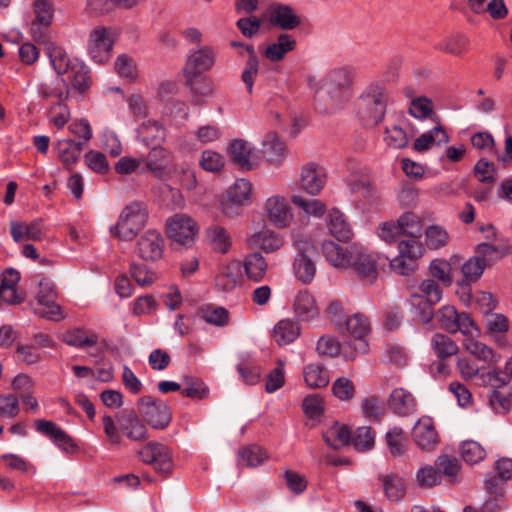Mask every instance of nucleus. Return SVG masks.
Returning a JSON list of instances; mask_svg holds the SVG:
<instances>
[{
	"mask_svg": "<svg viewBox=\"0 0 512 512\" xmlns=\"http://www.w3.org/2000/svg\"><path fill=\"white\" fill-rule=\"evenodd\" d=\"M326 183V175L322 167L309 163L302 168L300 186L310 195H317Z\"/></svg>",
	"mask_w": 512,
	"mask_h": 512,
	"instance_id": "obj_18",
	"label": "nucleus"
},
{
	"mask_svg": "<svg viewBox=\"0 0 512 512\" xmlns=\"http://www.w3.org/2000/svg\"><path fill=\"white\" fill-rule=\"evenodd\" d=\"M37 92L42 99L48 100L55 98L57 102H65L69 97L68 85L62 77H58L54 81L39 84Z\"/></svg>",
	"mask_w": 512,
	"mask_h": 512,
	"instance_id": "obj_34",
	"label": "nucleus"
},
{
	"mask_svg": "<svg viewBox=\"0 0 512 512\" xmlns=\"http://www.w3.org/2000/svg\"><path fill=\"white\" fill-rule=\"evenodd\" d=\"M268 11L270 24L283 31L294 30L301 24V18L290 5L276 3Z\"/></svg>",
	"mask_w": 512,
	"mask_h": 512,
	"instance_id": "obj_16",
	"label": "nucleus"
},
{
	"mask_svg": "<svg viewBox=\"0 0 512 512\" xmlns=\"http://www.w3.org/2000/svg\"><path fill=\"white\" fill-rule=\"evenodd\" d=\"M441 474L437 467L425 466L420 468L416 474V481L422 488H432L441 482Z\"/></svg>",
	"mask_w": 512,
	"mask_h": 512,
	"instance_id": "obj_64",
	"label": "nucleus"
},
{
	"mask_svg": "<svg viewBox=\"0 0 512 512\" xmlns=\"http://www.w3.org/2000/svg\"><path fill=\"white\" fill-rule=\"evenodd\" d=\"M397 222L402 236H408V240L419 241L418 239L423 233V225L417 215L406 212L399 217Z\"/></svg>",
	"mask_w": 512,
	"mask_h": 512,
	"instance_id": "obj_44",
	"label": "nucleus"
},
{
	"mask_svg": "<svg viewBox=\"0 0 512 512\" xmlns=\"http://www.w3.org/2000/svg\"><path fill=\"white\" fill-rule=\"evenodd\" d=\"M198 314L201 319L213 326L223 327L229 323V312L224 307L207 305L200 308Z\"/></svg>",
	"mask_w": 512,
	"mask_h": 512,
	"instance_id": "obj_51",
	"label": "nucleus"
},
{
	"mask_svg": "<svg viewBox=\"0 0 512 512\" xmlns=\"http://www.w3.org/2000/svg\"><path fill=\"white\" fill-rule=\"evenodd\" d=\"M115 40L116 33L111 27L99 26L90 32L88 51L94 62L103 64L110 59Z\"/></svg>",
	"mask_w": 512,
	"mask_h": 512,
	"instance_id": "obj_9",
	"label": "nucleus"
},
{
	"mask_svg": "<svg viewBox=\"0 0 512 512\" xmlns=\"http://www.w3.org/2000/svg\"><path fill=\"white\" fill-rule=\"evenodd\" d=\"M379 480L382 483L385 496L388 500L398 502L406 494V483L403 477L389 473L380 475Z\"/></svg>",
	"mask_w": 512,
	"mask_h": 512,
	"instance_id": "obj_33",
	"label": "nucleus"
},
{
	"mask_svg": "<svg viewBox=\"0 0 512 512\" xmlns=\"http://www.w3.org/2000/svg\"><path fill=\"white\" fill-rule=\"evenodd\" d=\"M35 428L39 433L49 437L56 446L66 453H73L77 449V445L72 437L53 421L45 419L36 420Z\"/></svg>",
	"mask_w": 512,
	"mask_h": 512,
	"instance_id": "obj_15",
	"label": "nucleus"
},
{
	"mask_svg": "<svg viewBox=\"0 0 512 512\" xmlns=\"http://www.w3.org/2000/svg\"><path fill=\"white\" fill-rule=\"evenodd\" d=\"M440 327L448 333L461 332L464 336L478 335L479 329L466 312H458L452 305H445L434 315Z\"/></svg>",
	"mask_w": 512,
	"mask_h": 512,
	"instance_id": "obj_6",
	"label": "nucleus"
},
{
	"mask_svg": "<svg viewBox=\"0 0 512 512\" xmlns=\"http://www.w3.org/2000/svg\"><path fill=\"white\" fill-rule=\"evenodd\" d=\"M129 273L141 287L151 286L158 280L157 273L145 263H131Z\"/></svg>",
	"mask_w": 512,
	"mask_h": 512,
	"instance_id": "obj_50",
	"label": "nucleus"
},
{
	"mask_svg": "<svg viewBox=\"0 0 512 512\" xmlns=\"http://www.w3.org/2000/svg\"><path fill=\"white\" fill-rule=\"evenodd\" d=\"M265 208L269 221L275 226L284 228L291 222L292 215L284 198L273 196L267 199Z\"/></svg>",
	"mask_w": 512,
	"mask_h": 512,
	"instance_id": "obj_21",
	"label": "nucleus"
},
{
	"mask_svg": "<svg viewBox=\"0 0 512 512\" xmlns=\"http://www.w3.org/2000/svg\"><path fill=\"white\" fill-rule=\"evenodd\" d=\"M39 291L36 296V300L39 306L44 307L37 308L34 310V313L41 318H45L48 320H60L63 318L62 310L60 305L56 303L57 292L56 287L53 281L50 279L43 277L39 281Z\"/></svg>",
	"mask_w": 512,
	"mask_h": 512,
	"instance_id": "obj_10",
	"label": "nucleus"
},
{
	"mask_svg": "<svg viewBox=\"0 0 512 512\" xmlns=\"http://www.w3.org/2000/svg\"><path fill=\"white\" fill-rule=\"evenodd\" d=\"M351 85L349 71L345 68H337L324 77L321 91L330 98L331 108H337L350 99Z\"/></svg>",
	"mask_w": 512,
	"mask_h": 512,
	"instance_id": "obj_5",
	"label": "nucleus"
},
{
	"mask_svg": "<svg viewBox=\"0 0 512 512\" xmlns=\"http://www.w3.org/2000/svg\"><path fill=\"white\" fill-rule=\"evenodd\" d=\"M207 239L214 251L225 254L231 247V239L226 229L219 225L211 226L206 232Z\"/></svg>",
	"mask_w": 512,
	"mask_h": 512,
	"instance_id": "obj_46",
	"label": "nucleus"
},
{
	"mask_svg": "<svg viewBox=\"0 0 512 512\" xmlns=\"http://www.w3.org/2000/svg\"><path fill=\"white\" fill-rule=\"evenodd\" d=\"M412 436L415 443L423 450L432 449L438 438L437 431L429 419L418 421L413 428Z\"/></svg>",
	"mask_w": 512,
	"mask_h": 512,
	"instance_id": "obj_25",
	"label": "nucleus"
},
{
	"mask_svg": "<svg viewBox=\"0 0 512 512\" xmlns=\"http://www.w3.org/2000/svg\"><path fill=\"white\" fill-rule=\"evenodd\" d=\"M83 148V142H76L71 139H61L55 144V150L57 151L58 158L65 166L75 164L79 160Z\"/></svg>",
	"mask_w": 512,
	"mask_h": 512,
	"instance_id": "obj_32",
	"label": "nucleus"
},
{
	"mask_svg": "<svg viewBox=\"0 0 512 512\" xmlns=\"http://www.w3.org/2000/svg\"><path fill=\"white\" fill-rule=\"evenodd\" d=\"M388 408L398 416H409L416 411V399L404 388H395L387 401Z\"/></svg>",
	"mask_w": 512,
	"mask_h": 512,
	"instance_id": "obj_20",
	"label": "nucleus"
},
{
	"mask_svg": "<svg viewBox=\"0 0 512 512\" xmlns=\"http://www.w3.org/2000/svg\"><path fill=\"white\" fill-rule=\"evenodd\" d=\"M261 153L271 164L279 165L285 157V144L276 133H268L263 142Z\"/></svg>",
	"mask_w": 512,
	"mask_h": 512,
	"instance_id": "obj_28",
	"label": "nucleus"
},
{
	"mask_svg": "<svg viewBox=\"0 0 512 512\" xmlns=\"http://www.w3.org/2000/svg\"><path fill=\"white\" fill-rule=\"evenodd\" d=\"M103 428L106 437L112 445L121 444L120 432L129 440L142 442L148 439L149 434L146 423L135 411L123 410L117 415V424L109 415L102 418Z\"/></svg>",
	"mask_w": 512,
	"mask_h": 512,
	"instance_id": "obj_2",
	"label": "nucleus"
},
{
	"mask_svg": "<svg viewBox=\"0 0 512 512\" xmlns=\"http://www.w3.org/2000/svg\"><path fill=\"white\" fill-rule=\"evenodd\" d=\"M487 263L485 259H482L480 256H473L469 258L462 265V273L467 283L477 281L483 274Z\"/></svg>",
	"mask_w": 512,
	"mask_h": 512,
	"instance_id": "obj_56",
	"label": "nucleus"
},
{
	"mask_svg": "<svg viewBox=\"0 0 512 512\" xmlns=\"http://www.w3.org/2000/svg\"><path fill=\"white\" fill-rule=\"evenodd\" d=\"M384 141L387 146L394 149L405 148L409 142V136L403 126L393 125L385 128Z\"/></svg>",
	"mask_w": 512,
	"mask_h": 512,
	"instance_id": "obj_57",
	"label": "nucleus"
},
{
	"mask_svg": "<svg viewBox=\"0 0 512 512\" xmlns=\"http://www.w3.org/2000/svg\"><path fill=\"white\" fill-rule=\"evenodd\" d=\"M410 304L412 308L411 312L417 322L427 325L432 321L435 315L434 306L437 303H430V301L412 294Z\"/></svg>",
	"mask_w": 512,
	"mask_h": 512,
	"instance_id": "obj_40",
	"label": "nucleus"
},
{
	"mask_svg": "<svg viewBox=\"0 0 512 512\" xmlns=\"http://www.w3.org/2000/svg\"><path fill=\"white\" fill-rule=\"evenodd\" d=\"M303 376L310 388H323L329 384L328 370L321 364H308L303 369Z\"/></svg>",
	"mask_w": 512,
	"mask_h": 512,
	"instance_id": "obj_43",
	"label": "nucleus"
},
{
	"mask_svg": "<svg viewBox=\"0 0 512 512\" xmlns=\"http://www.w3.org/2000/svg\"><path fill=\"white\" fill-rule=\"evenodd\" d=\"M63 341L72 347H93L98 343V335L91 330L74 328L63 334Z\"/></svg>",
	"mask_w": 512,
	"mask_h": 512,
	"instance_id": "obj_35",
	"label": "nucleus"
},
{
	"mask_svg": "<svg viewBox=\"0 0 512 512\" xmlns=\"http://www.w3.org/2000/svg\"><path fill=\"white\" fill-rule=\"evenodd\" d=\"M10 233L14 242L39 241L43 236L42 219L38 218L30 223L12 220L10 221Z\"/></svg>",
	"mask_w": 512,
	"mask_h": 512,
	"instance_id": "obj_17",
	"label": "nucleus"
},
{
	"mask_svg": "<svg viewBox=\"0 0 512 512\" xmlns=\"http://www.w3.org/2000/svg\"><path fill=\"white\" fill-rule=\"evenodd\" d=\"M250 244L266 253H272L282 247L283 240L273 231L262 230L252 235Z\"/></svg>",
	"mask_w": 512,
	"mask_h": 512,
	"instance_id": "obj_39",
	"label": "nucleus"
},
{
	"mask_svg": "<svg viewBox=\"0 0 512 512\" xmlns=\"http://www.w3.org/2000/svg\"><path fill=\"white\" fill-rule=\"evenodd\" d=\"M426 245L430 249H439L448 243L449 235L445 229L438 225H431L426 229Z\"/></svg>",
	"mask_w": 512,
	"mask_h": 512,
	"instance_id": "obj_63",
	"label": "nucleus"
},
{
	"mask_svg": "<svg viewBox=\"0 0 512 512\" xmlns=\"http://www.w3.org/2000/svg\"><path fill=\"white\" fill-rule=\"evenodd\" d=\"M349 267H351L359 280L372 284L378 277V261L380 256L377 253L370 252L363 247L356 245L350 246Z\"/></svg>",
	"mask_w": 512,
	"mask_h": 512,
	"instance_id": "obj_7",
	"label": "nucleus"
},
{
	"mask_svg": "<svg viewBox=\"0 0 512 512\" xmlns=\"http://www.w3.org/2000/svg\"><path fill=\"white\" fill-rule=\"evenodd\" d=\"M399 255L390 260L391 269L400 275H409L415 269V262L422 256L423 246L420 241L399 240Z\"/></svg>",
	"mask_w": 512,
	"mask_h": 512,
	"instance_id": "obj_12",
	"label": "nucleus"
},
{
	"mask_svg": "<svg viewBox=\"0 0 512 512\" xmlns=\"http://www.w3.org/2000/svg\"><path fill=\"white\" fill-rule=\"evenodd\" d=\"M388 102L389 93L386 85L380 81H373L357 98V116L365 126H376L384 119Z\"/></svg>",
	"mask_w": 512,
	"mask_h": 512,
	"instance_id": "obj_1",
	"label": "nucleus"
},
{
	"mask_svg": "<svg viewBox=\"0 0 512 512\" xmlns=\"http://www.w3.org/2000/svg\"><path fill=\"white\" fill-rule=\"evenodd\" d=\"M293 309L300 321H310L319 315L314 296L308 290H302L297 294Z\"/></svg>",
	"mask_w": 512,
	"mask_h": 512,
	"instance_id": "obj_24",
	"label": "nucleus"
},
{
	"mask_svg": "<svg viewBox=\"0 0 512 512\" xmlns=\"http://www.w3.org/2000/svg\"><path fill=\"white\" fill-rule=\"evenodd\" d=\"M338 330L341 333L347 332L355 340L359 341V347H355L356 350L366 351L367 343L363 339L370 331V323L366 316L356 313L346 318L341 329Z\"/></svg>",
	"mask_w": 512,
	"mask_h": 512,
	"instance_id": "obj_19",
	"label": "nucleus"
},
{
	"mask_svg": "<svg viewBox=\"0 0 512 512\" xmlns=\"http://www.w3.org/2000/svg\"><path fill=\"white\" fill-rule=\"evenodd\" d=\"M297 42L294 36L288 33H280L276 41L268 45L263 52L265 58L271 62H279L286 54L296 49Z\"/></svg>",
	"mask_w": 512,
	"mask_h": 512,
	"instance_id": "obj_22",
	"label": "nucleus"
},
{
	"mask_svg": "<svg viewBox=\"0 0 512 512\" xmlns=\"http://www.w3.org/2000/svg\"><path fill=\"white\" fill-rule=\"evenodd\" d=\"M138 456L142 462L150 464L163 475L171 472L173 464L170 450L162 443L151 441L141 448Z\"/></svg>",
	"mask_w": 512,
	"mask_h": 512,
	"instance_id": "obj_13",
	"label": "nucleus"
},
{
	"mask_svg": "<svg viewBox=\"0 0 512 512\" xmlns=\"http://www.w3.org/2000/svg\"><path fill=\"white\" fill-rule=\"evenodd\" d=\"M460 454L466 463L476 464L485 458L486 451L478 442L466 440L460 445Z\"/></svg>",
	"mask_w": 512,
	"mask_h": 512,
	"instance_id": "obj_55",
	"label": "nucleus"
},
{
	"mask_svg": "<svg viewBox=\"0 0 512 512\" xmlns=\"http://www.w3.org/2000/svg\"><path fill=\"white\" fill-rule=\"evenodd\" d=\"M33 12L37 23L42 24L45 27H49L52 24L54 17V7L50 0H34Z\"/></svg>",
	"mask_w": 512,
	"mask_h": 512,
	"instance_id": "obj_60",
	"label": "nucleus"
},
{
	"mask_svg": "<svg viewBox=\"0 0 512 512\" xmlns=\"http://www.w3.org/2000/svg\"><path fill=\"white\" fill-rule=\"evenodd\" d=\"M136 132L138 139L146 146L161 144L166 138V129L154 120L144 121Z\"/></svg>",
	"mask_w": 512,
	"mask_h": 512,
	"instance_id": "obj_27",
	"label": "nucleus"
},
{
	"mask_svg": "<svg viewBox=\"0 0 512 512\" xmlns=\"http://www.w3.org/2000/svg\"><path fill=\"white\" fill-rule=\"evenodd\" d=\"M137 409L146 424L155 430H165L172 421L170 405L159 398L142 396L137 401Z\"/></svg>",
	"mask_w": 512,
	"mask_h": 512,
	"instance_id": "obj_4",
	"label": "nucleus"
},
{
	"mask_svg": "<svg viewBox=\"0 0 512 512\" xmlns=\"http://www.w3.org/2000/svg\"><path fill=\"white\" fill-rule=\"evenodd\" d=\"M293 268L297 279H299L304 284L310 283L315 277V264L311 258H309L304 253L297 254L294 260Z\"/></svg>",
	"mask_w": 512,
	"mask_h": 512,
	"instance_id": "obj_48",
	"label": "nucleus"
},
{
	"mask_svg": "<svg viewBox=\"0 0 512 512\" xmlns=\"http://www.w3.org/2000/svg\"><path fill=\"white\" fill-rule=\"evenodd\" d=\"M252 184L246 179H237L227 190V200L233 205H243L250 199Z\"/></svg>",
	"mask_w": 512,
	"mask_h": 512,
	"instance_id": "obj_47",
	"label": "nucleus"
},
{
	"mask_svg": "<svg viewBox=\"0 0 512 512\" xmlns=\"http://www.w3.org/2000/svg\"><path fill=\"white\" fill-rule=\"evenodd\" d=\"M301 334V328L297 321L292 319L280 320L273 329V337L279 346L293 343Z\"/></svg>",
	"mask_w": 512,
	"mask_h": 512,
	"instance_id": "obj_29",
	"label": "nucleus"
},
{
	"mask_svg": "<svg viewBox=\"0 0 512 512\" xmlns=\"http://www.w3.org/2000/svg\"><path fill=\"white\" fill-rule=\"evenodd\" d=\"M148 221V211L142 202L134 201L125 206L117 223L111 226V234L123 241L133 240L145 227Z\"/></svg>",
	"mask_w": 512,
	"mask_h": 512,
	"instance_id": "obj_3",
	"label": "nucleus"
},
{
	"mask_svg": "<svg viewBox=\"0 0 512 512\" xmlns=\"http://www.w3.org/2000/svg\"><path fill=\"white\" fill-rule=\"evenodd\" d=\"M48 56L51 65L59 76H63L68 71H71V66L75 63L71 62L67 53L59 47L51 48Z\"/></svg>",
	"mask_w": 512,
	"mask_h": 512,
	"instance_id": "obj_58",
	"label": "nucleus"
},
{
	"mask_svg": "<svg viewBox=\"0 0 512 512\" xmlns=\"http://www.w3.org/2000/svg\"><path fill=\"white\" fill-rule=\"evenodd\" d=\"M291 200L308 215L320 217L326 211V206L318 199H305L301 195H293Z\"/></svg>",
	"mask_w": 512,
	"mask_h": 512,
	"instance_id": "obj_61",
	"label": "nucleus"
},
{
	"mask_svg": "<svg viewBox=\"0 0 512 512\" xmlns=\"http://www.w3.org/2000/svg\"><path fill=\"white\" fill-rule=\"evenodd\" d=\"M468 46V38L464 34L456 33L441 40L435 48L454 56H462L468 50Z\"/></svg>",
	"mask_w": 512,
	"mask_h": 512,
	"instance_id": "obj_42",
	"label": "nucleus"
},
{
	"mask_svg": "<svg viewBox=\"0 0 512 512\" xmlns=\"http://www.w3.org/2000/svg\"><path fill=\"white\" fill-rule=\"evenodd\" d=\"M327 227L330 234L338 241L347 242L353 235L344 214L336 208L331 209L328 214Z\"/></svg>",
	"mask_w": 512,
	"mask_h": 512,
	"instance_id": "obj_26",
	"label": "nucleus"
},
{
	"mask_svg": "<svg viewBox=\"0 0 512 512\" xmlns=\"http://www.w3.org/2000/svg\"><path fill=\"white\" fill-rule=\"evenodd\" d=\"M351 442L358 451L369 450L374 446L375 432L371 427H358L352 435Z\"/></svg>",
	"mask_w": 512,
	"mask_h": 512,
	"instance_id": "obj_59",
	"label": "nucleus"
},
{
	"mask_svg": "<svg viewBox=\"0 0 512 512\" xmlns=\"http://www.w3.org/2000/svg\"><path fill=\"white\" fill-rule=\"evenodd\" d=\"M228 153L231 160L242 169L252 170L254 168L252 162V148L247 141L243 139L231 141Z\"/></svg>",
	"mask_w": 512,
	"mask_h": 512,
	"instance_id": "obj_30",
	"label": "nucleus"
},
{
	"mask_svg": "<svg viewBox=\"0 0 512 512\" xmlns=\"http://www.w3.org/2000/svg\"><path fill=\"white\" fill-rule=\"evenodd\" d=\"M215 60V51L210 46H201L195 50H191L187 56L183 74L201 75L212 69Z\"/></svg>",
	"mask_w": 512,
	"mask_h": 512,
	"instance_id": "obj_14",
	"label": "nucleus"
},
{
	"mask_svg": "<svg viewBox=\"0 0 512 512\" xmlns=\"http://www.w3.org/2000/svg\"><path fill=\"white\" fill-rule=\"evenodd\" d=\"M323 438L327 445L339 449L350 443L352 435L346 425L336 423L323 434Z\"/></svg>",
	"mask_w": 512,
	"mask_h": 512,
	"instance_id": "obj_45",
	"label": "nucleus"
},
{
	"mask_svg": "<svg viewBox=\"0 0 512 512\" xmlns=\"http://www.w3.org/2000/svg\"><path fill=\"white\" fill-rule=\"evenodd\" d=\"M242 266L246 278L255 283L261 282L268 270V263L259 252H253L246 255L243 259Z\"/></svg>",
	"mask_w": 512,
	"mask_h": 512,
	"instance_id": "obj_23",
	"label": "nucleus"
},
{
	"mask_svg": "<svg viewBox=\"0 0 512 512\" xmlns=\"http://www.w3.org/2000/svg\"><path fill=\"white\" fill-rule=\"evenodd\" d=\"M185 85L188 87L194 97H208L212 95L213 83L207 77L200 75L183 74Z\"/></svg>",
	"mask_w": 512,
	"mask_h": 512,
	"instance_id": "obj_52",
	"label": "nucleus"
},
{
	"mask_svg": "<svg viewBox=\"0 0 512 512\" xmlns=\"http://www.w3.org/2000/svg\"><path fill=\"white\" fill-rule=\"evenodd\" d=\"M186 387L181 390V394L191 399H204L209 394L208 387L199 379L185 377Z\"/></svg>",
	"mask_w": 512,
	"mask_h": 512,
	"instance_id": "obj_62",
	"label": "nucleus"
},
{
	"mask_svg": "<svg viewBox=\"0 0 512 512\" xmlns=\"http://www.w3.org/2000/svg\"><path fill=\"white\" fill-rule=\"evenodd\" d=\"M243 48L248 54V59L245 64V68L242 71L241 80L245 84L247 92L252 94L254 82L259 72V58L253 45L244 44Z\"/></svg>",
	"mask_w": 512,
	"mask_h": 512,
	"instance_id": "obj_37",
	"label": "nucleus"
},
{
	"mask_svg": "<svg viewBox=\"0 0 512 512\" xmlns=\"http://www.w3.org/2000/svg\"><path fill=\"white\" fill-rule=\"evenodd\" d=\"M434 354L440 360H445L458 353L459 348L454 340L443 333H435L430 341Z\"/></svg>",
	"mask_w": 512,
	"mask_h": 512,
	"instance_id": "obj_38",
	"label": "nucleus"
},
{
	"mask_svg": "<svg viewBox=\"0 0 512 512\" xmlns=\"http://www.w3.org/2000/svg\"><path fill=\"white\" fill-rule=\"evenodd\" d=\"M322 252L326 260L337 268H349L350 247H342L341 245L328 240L322 243Z\"/></svg>",
	"mask_w": 512,
	"mask_h": 512,
	"instance_id": "obj_31",
	"label": "nucleus"
},
{
	"mask_svg": "<svg viewBox=\"0 0 512 512\" xmlns=\"http://www.w3.org/2000/svg\"><path fill=\"white\" fill-rule=\"evenodd\" d=\"M166 233L172 241L191 247L198 233V225L189 215L177 213L167 219Z\"/></svg>",
	"mask_w": 512,
	"mask_h": 512,
	"instance_id": "obj_8",
	"label": "nucleus"
},
{
	"mask_svg": "<svg viewBox=\"0 0 512 512\" xmlns=\"http://www.w3.org/2000/svg\"><path fill=\"white\" fill-rule=\"evenodd\" d=\"M467 338L464 340L465 349L472 355H474L479 360L484 362H493L495 360V354L493 350L488 347L486 344L475 340L472 336H466Z\"/></svg>",
	"mask_w": 512,
	"mask_h": 512,
	"instance_id": "obj_54",
	"label": "nucleus"
},
{
	"mask_svg": "<svg viewBox=\"0 0 512 512\" xmlns=\"http://www.w3.org/2000/svg\"><path fill=\"white\" fill-rule=\"evenodd\" d=\"M134 251L143 261L155 263L164 255L165 239L160 231L148 229L137 238Z\"/></svg>",
	"mask_w": 512,
	"mask_h": 512,
	"instance_id": "obj_11",
	"label": "nucleus"
},
{
	"mask_svg": "<svg viewBox=\"0 0 512 512\" xmlns=\"http://www.w3.org/2000/svg\"><path fill=\"white\" fill-rule=\"evenodd\" d=\"M448 141L449 136L447 132L441 125H438L416 138L413 143V150L417 152H424L431 148L434 143L441 145Z\"/></svg>",
	"mask_w": 512,
	"mask_h": 512,
	"instance_id": "obj_36",
	"label": "nucleus"
},
{
	"mask_svg": "<svg viewBox=\"0 0 512 512\" xmlns=\"http://www.w3.org/2000/svg\"><path fill=\"white\" fill-rule=\"evenodd\" d=\"M238 456V464L245 467H257L268 459L267 452L256 444L241 448Z\"/></svg>",
	"mask_w": 512,
	"mask_h": 512,
	"instance_id": "obj_41",
	"label": "nucleus"
},
{
	"mask_svg": "<svg viewBox=\"0 0 512 512\" xmlns=\"http://www.w3.org/2000/svg\"><path fill=\"white\" fill-rule=\"evenodd\" d=\"M71 84L80 93L90 87V70L82 62L75 61L74 65L71 66Z\"/></svg>",
	"mask_w": 512,
	"mask_h": 512,
	"instance_id": "obj_53",
	"label": "nucleus"
},
{
	"mask_svg": "<svg viewBox=\"0 0 512 512\" xmlns=\"http://www.w3.org/2000/svg\"><path fill=\"white\" fill-rule=\"evenodd\" d=\"M151 150L147 155V168L154 174L161 173L170 159V152L160 144L150 145Z\"/></svg>",
	"mask_w": 512,
	"mask_h": 512,
	"instance_id": "obj_49",
	"label": "nucleus"
}]
</instances>
